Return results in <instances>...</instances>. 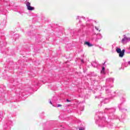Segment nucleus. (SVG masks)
Instances as JSON below:
<instances>
[{
    "mask_svg": "<svg viewBox=\"0 0 130 130\" xmlns=\"http://www.w3.org/2000/svg\"><path fill=\"white\" fill-rule=\"evenodd\" d=\"M116 51H117V53H119V56L120 57H123V56L124 55V52H125V50L123 49L121 51V49L117 48Z\"/></svg>",
    "mask_w": 130,
    "mask_h": 130,
    "instance_id": "f257e3e1",
    "label": "nucleus"
},
{
    "mask_svg": "<svg viewBox=\"0 0 130 130\" xmlns=\"http://www.w3.org/2000/svg\"><path fill=\"white\" fill-rule=\"evenodd\" d=\"M26 7L28 11H33L34 10V7H31V4L29 2H27Z\"/></svg>",
    "mask_w": 130,
    "mask_h": 130,
    "instance_id": "f03ea898",
    "label": "nucleus"
},
{
    "mask_svg": "<svg viewBox=\"0 0 130 130\" xmlns=\"http://www.w3.org/2000/svg\"><path fill=\"white\" fill-rule=\"evenodd\" d=\"M84 44H85L86 45H87V46H88V47H91V46H93V45L90 43V42H85L84 43Z\"/></svg>",
    "mask_w": 130,
    "mask_h": 130,
    "instance_id": "7ed1b4c3",
    "label": "nucleus"
},
{
    "mask_svg": "<svg viewBox=\"0 0 130 130\" xmlns=\"http://www.w3.org/2000/svg\"><path fill=\"white\" fill-rule=\"evenodd\" d=\"M101 74H103V75H105V67H103L101 71Z\"/></svg>",
    "mask_w": 130,
    "mask_h": 130,
    "instance_id": "20e7f679",
    "label": "nucleus"
},
{
    "mask_svg": "<svg viewBox=\"0 0 130 130\" xmlns=\"http://www.w3.org/2000/svg\"><path fill=\"white\" fill-rule=\"evenodd\" d=\"M79 130H85V128H84V127H80V128H79Z\"/></svg>",
    "mask_w": 130,
    "mask_h": 130,
    "instance_id": "39448f33",
    "label": "nucleus"
},
{
    "mask_svg": "<svg viewBox=\"0 0 130 130\" xmlns=\"http://www.w3.org/2000/svg\"><path fill=\"white\" fill-rule=\"evenodd\" d=\"M61 105H60V104H58V105H57V107H61Z\"/></svg>",
    "mask_w": 130,
    "mask_h": 130,
    "instance_id": "423d86ee",
    "label": "nucleus"
},
{
    "mask_svg": "<svg viewBox=\"0 0 130 130\" xmlns=\"http://www.w3.org/2000/svg\"><path fill=\"white\" fill-rule=\"evenodd\" d=\"M95 29H96V30H97L98 31V30L100 31V30H99V28H98L97 27H95Z\"/></svg>",
    "mask_w": 130,
    "mask_h": 130,
    "instance_id": "0eeeda50",
    "label": "nucleus"
},
{
    "mask_svg": "<svg viewBox=\"0 0 130 130\" xmlns=\"http://www.w3.org/2000/svg\"><path fill=\"white\" fill-rule=\"evenodd\" d=\"M67 102H71V101H70V100L67 99Z\"/></svg>",
    "mask_w": 130,
    "mask_h": 130,
    "instance_id": "6e6552de",
    "label": "nucleus"
},
{
    "mask_svg": "<svg viewBox=\"0 0 130 130\" xmlns=\"http://www.w3.org/2000/svg\"><path fill=\"white\" fill-rule=\"evenodd\" d=\"M125 40V38L122 39V41H124Z\"/></svg>",
    "mask_w": 130,
    "mask_h": 130,
    "instance_id": "1a4fd4ad",
    "label": "nucleus"
},
{
    "mask_svg": "<svg viewBox=\"0 0 130 130\" xmlns=\"http://www.w3.org/2000/svg\"><path fill=\"white\" fill-rule=\"evenodd\" d=\"M81 61H82V62H84V60L82 59Z\"/></svg>",
    "mask_w": 130,
    "mask_h": 130,
    "instance_id": "9d476101",
    "label": "nucleus"
},
{
    "mask_svg": "<svg viewBox=\"0 0 130 130\" xmlns=\"http://www.w3.org/2000/svg\"><path fill=\"white\" fill-rule=\"evenodd\" d=\"M50 104H52V103H51V101L50 102Z\"/></svg>",
    "mask_w": 130,
    "mask_h": 130,
    "instance_id": "9b49d317",
    "label": "nucleus"
}]
</instances>
